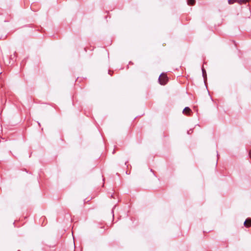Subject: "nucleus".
<instances>
[{"label":"nucleus","mask_w":251,"mask_h":251,"mask_svg":"<svg viewBox=\"0 0 251 251\" xmlns=\"http://www.w3.org/2000/svg\"><path fill=\"white\" fill-rule=\"evenodd\" d=\"M188 4L193 5L195 3V0H187Z\"/></svg>","instance_id":"nucleus-4"},{"label":"nucleus","mask_w":251,"mask_h":251,"mask_svg":"<svg viewBox=\"0 0 251 251\" xmlns=\"http://www.w3.org/2000/svg\"><path fill=\"white\" fill-rule=\"evenodd\" d=\"M228 3L229 4H233L234 3L233 2V0H228Z\"/></svg>","instance_id":"nucleus-6"},{"label":"nucleus","mask_w":251,"mask_h":251,"mask_svg":"<svg viewBox=\"0 0 251 251\" xmlns=\"http://www.w3.org/2000/svg\"><path fill=\"white\" fill-rule=\"evenodd\" d=\"M244 225L247 227H249L251 226V219H247L244 222Z\"/></svg>","instance_id":"nucleus-2"},{"label":"nucleus","mask_w":251,"mask_h":251,"mask_svg":"<svg viewBox=\"0 0 251 251\" xmlns=\"http://www.w3.org/2000/svg\"><path fill=\"white\" fill-rule=\"evenodd\" d=\"M233 3L238 2V0H233Z\"/></svg>","instance_id":"nucleus-7"},{"label":"nucleus","mask_w":251,"mask_h":251,"mask_svg":"<svg viewBox=\"0 0 251 251\" xmlns=\"http://www.w3.org/2000/svg\"><path fill=\"white\" fill-rule=\"evenodd\" d=\"M191 112V110L188 107H186L183 110V113L187 115H189Z\"/></svg>","instance_id":"nucleus-3"},{"label":"nucleus","mask_w":251,"mask_h":251,"mask_svg":"<svg viewBox=\"0 0 251 251\" xmlns=\"http://www.w3.org/2000/svg\"><path fill=\"white\" fill-rule=\"evenodd\" d=\"M248 0H238V3L240 4L246 3Z\"/></svg>","instance_id":"nucleus-5"},{"label":"nucleus","mask_w":251,"mask_h":251,"mask_svg":"<svg viewBox=\"0 0 251 251\" xmlns=\"http://www.w3.org/2000/svg\"><path fill=\"white\" fill-rule=\"evenodd\" d=\"M168 80V77L165 74H161L158 78L159 82L161 85H165Z\"/></svg>","instance_id":"nucleus-1"},{"label":"nucleus","mask_w":251,"mask_h":251,"mask_svg":"<svg viewBox=\"0 0 251 251\" xmlns=\"http://www.w3.org/2000/svg\"><path fill=\"white\" fill-rule=\"evenodd\" d=\"M202 73H203V75H204V73H205V71L204 70V69H202Z\"/></svg>","instance_id":"nucleus-8"}]
</instances>
